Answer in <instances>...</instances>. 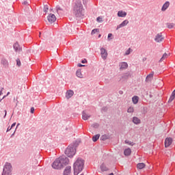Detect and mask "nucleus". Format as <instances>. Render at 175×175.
Masks as SVG:
<instances>
[{
  "mask_svg": "<svg viewBox=\"0 0 175 175\" xmlns=\"http://www.w3.org/2000/svg\"><path fill=\"white\" fill-rule=\"evenodd\" d=\"M69 159L65 155L60 156L59 158L56 159L52 163V167L59 170L64 169L65 166L69 165Z\"/></svg>",
  "mask_w": 175,
  "mask_h": 175,
  "instance_id": "1",
  "label": "nucleus"
},
{
  "mask_svg": "<svg viewBox=\"0 0 175 175\" xmlns=\"http://www.w3.org/2000/svg\"><path fill=\"white\" fill-rule=\"evenodd\" d=\"M84 159L81 158H78L76 161L74 163L73 169H74V174L79 175V173L83 172V169H84Z\"/></svg>",
  "mask_w": 175,
  "mask_h": 175,
  "instance_id": "2",
  "label": "nucleus"
},
{
  "mask_svg": "<svg viewBox=\"0 0 175 175\" xmlns=\"http://www.w3.org/2000/svg\"><path fill=\"white\" fill-rule=\"evenodd\" d=\"M83 4L79 0L77 1L75 6L74 7V14L75 17H81L83 16Z\"/></svg>",
  "mask_w": 175,
  "mask_h": 175,
  "instance_id": "3",
  "label": "nucleus"
},
{
  "mask_svg": "<svg viewBox=\"0 0 175 175\" xmlns=\"http://www.w3.org/2000/svg\"><path fill=\"white\" fill-rule=\"evenodd\" d=\"M65 154L68 158H73L76 154V150L73 146L69 145L65 150Z\"/></svg>",
  "mask_w": 175,
  "mask_h": 175,
  "instance_id": "4",
  "label": "nucleus"
},
{
  "mask_svg": "<svg viewBox=\"0 0 175 175\" xmlns=\"http://www.w3.org/2000/svg\"><path fill=\"white\" fill-rule=\"evenodd\" d=\"M12 173V164L10 163H6L4 165L2 175H10Z\"/></svg>",
  "mask_w": 175,
  "mask_h": 175,
  "instance_id": "5",
  "label": "nucleus"
},
{
  "mask_svg": "<svg viewBox=\"0 0 175 175\" xmlns=\"http://www.w3.org/2000/svg\"><path fill=\"white\" fill-rule=\"evenodd\" d=\"M173 143V139L172 137H167L165 140V147H170L171 144Z\"/></svg>",
  "mask_w": 175,
  "mask_h": 175,
  "instance_id": "6",
  "label": "nucleus"
},
{
  "mask_svg": "<svg viewBox=\"0 0 175 175\" xmlns=\"http://www.w3.org/2000/svg\"><path fill=\"white\" fill-rule=\"evenodd\" d=\"M57 21V17H55V15L54 14H50L48 16V21L51 23V24H53V23Z\"/></svg>",
  "mask_w": 175,
  "mask_h": 175,
  "instance_id": "7",
  "label": "nucleus"
},
{
  "mask_svg": "<svg viewBox=\"0 0 175 175\" xmlns=\"http://www.w3.org/2000/svg\"><path fill=\"white\" fill-rule=\"evenodd\" d=\"M163 39H165V38L162 36V33H160L157 34V36L154 38V40L157 43H161V42H162L163 40Z\"/></svg>",
  "mask_w": 175,
  "mask_h": 175,
  "instance_id": "8",
  "label": "nucleus"
},
{
  "mask_svg": "<svg viewBox=\"0 0 175 175\" xmlns=\"http://www.w3.org/2000/svg\"><path fill=\"white\" fill-rule=\"evenodd\" d=\"M100 55L103 59H106L107 58V51L104 48L100 49Z\"/></svg>",
  "mask_w": 175,
  "mask_h": 175,
  "instance_id": "9",
  "label": "nucleus"
},
{
  "mask_svg": "<svg viewBox=\"0 0 175 175\" xmlns=\"http://www.w3.org/2000/svg\"><path fill=\"white\" fill-rule=\"evenodd\" d=\"M89 118H91V115L87 113V111H82V119L84 120V121H87Z\"/></svg>",
  "mask_w": 175,
  "mask_h": 175,
  "instance_id": "10",
  "label": "nucleus"
},
{
  "mask_svg": "<svg viewBox=\"0 0 175 175\" xmlns=\"http://www.w3.org/2000/svg\"><path fill=\"white\" fill-rule=\"evenodd\" d=\"M14 50H15L16 53H18L23 50L21 47H20V44H18V42H16L13 45Z\"/></svg>",
  "mask_w": 175,
  "mask_h": 175,
  "instance_id": "11",
  "label": "nucleus"
},
{
  "mask_svg": "<svg viewBox=\"0 0 175 175\" xmlns=\"http://www.w3.org/2000/svg\"><path fill=\"white\" fill-rule=\"evenodd\" d=\"M129 23V21L128 20H124L122 23H120L119 25H118L116 29L118 30V29H120V28L126 27V25H128Z\"/></svg>",
  "mask_w": 175,
  "mask_h": 175,
  "instance_id": "12",
  "label": "nucleus"
},
{
  "mask_svg": "<svg viewBox=\"0 0 175 175\" xmlns=\"http://www.w3.org/2000/svg\"><path fill=\"white\" fill-rule=\"evenodd\" d=\"M80 143H81V141L77 139L74 143L71 144L70 146H72V148H75V150H76L77 147H79V144H80Z\"/></svg>",
  "mask_w": 175,
  "mask_h": 175,
  "instance_id": "13",
  "label": "nucleus"
},
{
  "mask_svg": "<svg viewBox=\"0 0 175 175\" xmlns=\"http://www.w3.org/2000/svg\"><path fill=\"white\" fill-rule=\"evenodd\" d=\"M72 170V167L70 165L66 166L64 171V175H69L70 174V171Z\"/></svg>",
  "mask_w": 175,
  "mask_h": 175,
  "instance_id": "14",
  "label": "nucleus"
},
{
  "mask_svg": "<svg viewBox=\"0 0 175 175\" xmlns=\"http://www.w3.org/2000/svg\"><path fill=\"white\" fill-rule=\"evenodd\" d=\"M73 94H75L73 90H70L67 91V92L66 94V98H67V99H70V98H72V96H73Z\"/></svg>",
  "mask_w": 175,
  "mask_h": 175,
  "instance_id": "15",
  "label": "nucleus"
},
{
  "mask_svg": "<svg viewBox=\"0 0 175 175\" xmlns=\"http://www.w3.org/2000/svg\"><path fill=\"white\" fill-rule=\"evenodd\" d=\"M133 124H135V125H139V124H140L142 122V120H140V119H139V118L134 116L133 118Z\"/></svg>",
  "mask_w": 175,
  "mask_h": 175,
  "instance_id": "16",
  "label": "nucleus"
},
{
  "mask_svg": "<svg viewBox=\"0 0 175 175\" xmlns=\"http://www.w3.org/2000/svg\"><path fill=\"white\" fill-rule=\"evenodd\" d=\"M170 5V3L169 1H166L163 5L161 8V11L165 12L167 9V8H169Z\"/></svg>",
  "mask_w": 175,
  "mask_h": 175,
  "instance_id": "17",
  "label": "nucleus"
},
{
  "mask_svg": "<svg viewBox=\"0 0 175 175\" xmlns=\"http://www.w3.org/2000/svg\"><path fill=\"white\" fill-rule=\"evenodd\" d=\"M119 66H120V70H122V69H126L128 68V64L123 62L120 64Z\"/></svg>",
  "mask_w": 175,
  "mask_h": 175,
  "instance_id": "18",
  "label": "nucleus"
},
{
  "mask_svg": "<svg viewBox=\"0 0 175 175\" xmlns=\"http://www.w3.org/2000/svg\"><path fill=\"white\" fill-rule=\"evenodd\" d=\"M124 154L125 157H129V155H131V154H132V150H131V148H128L124 150Z\"/></svg>",
  "mask_w": 175,
  "mask_h": 175,
  "instance_id": "19",
  "label": "nucleus"
},
{
  "mask_svg": "<svg viewBox=\"0 0 175 175\" xmlns=\"http://www.w3.org/2000/svg\"><path fill=\"white\" fill-rule=\"evenodd\" d=\"M132 100H133V103L134 105H137V103H139V96H134L133 98H132Z\"/></svg>",
  "mask_w": 175,
  "mask_h": 175,
  "instance_id": "20",
  "label": "nucleus"
},
{
  "mask_svg": "<svg viewBox=\"0 0 175 175\" xmlns=\"http://www.w3.org/2000/svg\"><path fill=\"white\" fill-rule=\"evenodd\" d=\"M118 17H126V12H124V11H118Z\"/></svg>",
  "mask_w": 175,
  "mask_h": 175,
  "instance_id": "21",
  "label": "nucleus"
},
{
  "mask_svg": "<svg viewBox=\"0 0 175 175\" xmlns=\"http://www.w3.org/2000/svg\"><path fill=\"white\" fill-rule=\"evenodd\" d=\"M107 139H110V136H109V135H103L100 137V140L105 142V141L107 140Z\"/></svg>",
  "mask_w": 175,
  "mask_h": 175,
  "instance_id": "22",
  "label": "nucleus"
},
{
  "mask_svg": "<svg viewBox=\"0 0 175 175\" xmlns=\"http://www.w3.org/2000/svg\"><path fill=\"white\" fill-rule=\"evenodd\" d=\"M137 169H144V167H146V164L144 163H139L137 165Z\"/></svg>",
  "mask_w": 175,
  "mask_h": 175,
  "instance_id": "23",
  "label": "nucleus"
},
{
  "mask_svg": "<svg viewBox=\"0 0 175 175\" xmlns=\"http://www.w3.org/2000/svg\"><path fill=\"white\" fill-rule=\"evenodd\" d=\"M100 167L102 172H107V170H109V168L106 167V165H105V163L101 164Z\"/></svg>",
  "mask_w": 175,
  "mask_h": 175,
  "instance_id": "24",
  "label": "nucleus"
},
{
  "mask_svg": "<svg viewBox=\"0 0 175 175\" xmlns=\"http://www.w3.org/2000/svg\"><path fill=\"white\" fill-rule=\"evenodd\" d=\"M76 75L79 77V79H83V74H81V70L78 69L76 72Z\"/></svg>",
  "mask_w": 175,
  "mask_h": 175,
  "instance_id": "25",
  "label": "nucleus"
},
{
  "mask_svg": "<svg viewBox=\"0 0 175 175\" xmlns=\"http://www.w3.org/2000/svg\"><path fill=\"white\" fill-rule=\"evenodd\" d=\"M99 137H100V134H97L92 137V141L95 143L96 142H98L99 140Z\"/></svg>",
  "mask_w": 175,
  "mask_h": 175,
  "instance_id": "26",
  "label": "nucleus"
},
{
  "mask_svg": "<svg viewBox=\"0 0 175 175\" xmlns=\"http://www.w3.org/2000/svg\"><path fill=\"white\" fill-rule=\"evenodd\" d=\"M152 77H154V72H152V73L147 75L146 78V81H148L150 79H152Z\"/></svg>",
  "mask_w": 175,
  "mask_h": 175,
  "instance_id": "27",
  "label": "nucleus"
},
{
  "mask_svg": "<svg viewBox=\"0 0 175 175\" xmlns=\"http://www.w3.org/2000/svg\"><path fill=\"white\" fill-rule=\"evenodd\" d=\"M129 77H131V72H127V73H125L124 75H123L122 76V79H124L126 80V79H128Z\"/></svg>",
  "mask_w": 175,
  "mask_h": 175,
  "instance_id": "28",
  "label": "nucleus"
},
{
  "mask_svg": "<svg viewBox=\"0 0 175 175\" xmlns=\"http://www.w3.org/2000/svg\"><path fill=\"white\" fill-rule=\"evenodd\" d=\"M165 58H167V53H165L159 60V62H162Z\"/></svg>",
  "mask_w": 175,
  "mask_h": 175,
  "instance_id": "29",
  "label": "nucleus"
},
{
  "mask_svg": "<svg viewBox=\"0 0 175 175\" xmlns=\"http://www.w3.org/2000/svg\"><path fill=\"white\" fill-rule=\"evenodd\" d=\"M1 64L4 66H8V60H6L5 59H1Z\"/></svg>",
  "mask_w": 175,
  "mask_h": 175,
  "instance_id": "30",
  "label": "nucleus"
},
{
  "mask_svg": "<svg viewBox=\"0 0 175 175\" xmlns=\"http://www.w3.org/2000/svg\"><path fill=\"white\" fill-rule=\"evenodd\" d=\"M174 23H167V28L172 29L174 27Z\"/></svg>",
  "mask_w": 175,
  "mask_h": 175,
  "instance_id": "31",
  "label": "nucleus"
},
{
  "mask_svg": "<svg viewBox=\"0 0 175 175\" xmlns=\"http://www.w3.org/2000/svg\"><path fill=\"white\" fill-rule=\"evenodd\" d=\"M92 128H94V129H98L99 128V124L98 123H93L92 124Z\"/></svg>",
  "mask_w": 175,
  "mask_h": 175,
  "instance_id": "32",
  "label": "nucleus"
},
{
  "mask_svg": "<svg viewBox=\"0 0 175 175\" xmlns=\"http://www.w3.org/2000/svg\"><path fill=\"white\" fill-rule=\"evenodd\" d=\"M135 111V109H133V107H130L128 109H127V113H133Z\"/></svg>",
  "mask_w": 175,
  "mask_h": 175,
  "instance_id": "33",
  "label": "nucleus"
},
{
  "mask_svg": "<svg viewBox=\"0 0 175 175\" xmlns=\"http://www.w3.org/2000/svg\"><path fill=\"white\" fill-rule=\"evenodd\" d=\"M47 12H49V5H45L44 6V13H47Z\"/></svg>",
  "mask_w": 175,
  "mask_h": 175,
  "instance_id": "34",
  "label": "nucleus"
},
{
  "mask_svg": "<svg viewBox=\"0 0 175 175\" xmlns=\"http://www.w3.org/2000/svg\"><path fill=\"white\" fill-rule=\"evenodd\" d=\"M96 32H99V29H94L92 31V35H95V33H96Z\"/></svg>",
  "mask_w": 175,
  "mask_h": 175,
  "instance_id": "35",
  "label": "nucleus"
},
{
  "mask_svg": "<svg viewBox=\"0 0 175 175\" xmlns=\"http://www.w3.org/2000/svg\"><path fill=\"white\" fill-rule=\"evenodd\" d=\"M16 65L17 66H21V61H20V59H16Z\"/></svg>",
  "mask_w": 175,
  "mask_h": 175,
  "instance_id": "36",
  "label": "nucleus"
},
{
  "mask_svg": "<svg viewBox=\"0 0 175 175\" xmlns=\"http://www.w3.org/2000/svg\"><path fill=\"white\" fill-rule=\"evenodd\" d=\"M132 143H133V142H130V141L128 140V139H126V140H125V144H129V146H132Z\"/></svg>",
  "mask_w": 175,
  "mask_h": 175,
  "instance_id": "37",
  "label": "nucleus"
},
{
  "mask_svg": "<svg viewBox=\"0 0 175 175\" xmlns=\"http://www.w3.org/2000/svg\"><path fill=\"white\" fill-rule=\"evenodd\" d=\"M132 49H131V48H129L126 51V53H125V54L124 55H129V54H131V51Z\"/></svg>",
  "mask_w": 175,
  "mask_h": 175,
  "instance_id": "38",
  "label": "nucleus"
},
{
  "mask_svg": "<svg viewBox=\"0 0 175 175\" xmlns=\"http://www.w3.org/2000/svg\"><path fill=\"white\" fill-rule=\"evenodd\" d=\"M96 21H97V23H102V21H103L102 17H100V16L97 17Z\"/></svg>",
  "mask_w": 175,
  "mask_h": 175,
  "instance_id": "39",
  "label": "nucleus"
},
{
  "mask_svg": "<svg viewBox=\"0 0 175 175\" xmlns=\"http://www.w3.org/2000/svg\"><path fill=\"white\" fill-rule=\"evenodd\" d=\"M56 9H57V13H59V10H63L62 8L58 5L56 7Z\"/></svg>",
  "mask_w": 175,
  "mask_h": 175,
  "instance_id": "40",
  "label": "nucleus"
},
{
  "mask_svg": "<svg viewBox=\"0 0 175 175\" xmlns=\"http://www.w3.org/2000/svg\"><path fill=\"white\" fill-rule=\"evenodd\" d=\"M23 5H25V6H29V2L28 1H24L23 3Z\"/></svg>",
  "mask_w": 175,
  "mask_h": 175,
  "instance_id": "41",
  "label": "nucleus"
},
{
  "mask_svg": "<svg viewBox=\"0 0 175 175\" xmlns=\"http://www.w3.org/2000/svg\"><path fill=\"white\" fill-rule=\"evenodd\" d=\"M101 111H105V112L107 111V107H103L101 109Z\"/></svg>",
  "mask_w": 175,
  "mask_h": 175,
  "instance_id": "42",
  "label": "nucleus"
},
{
  "mask_svg": "<svg viewBox=\"0 0 175 175\" xmlns=\"http://www.w3.org/2000/svg\"><path fill=\"white\" fill-rule=\"evenodd\" d=\"M34 111H35V108L32 107L30 109V113H31V114H33Z\"/></svg>",
  "mask_w": 175,
  "mask_h": 175,
  "instance_id": "43",
  "label": "nucleus"
},
{
  "mask_svg": "<svg viewBox=\"0 0 175 175\" xmlns=\"http://www.w3.org/2000/svg\"><path fill=\"white\" fill-rule=\"evenodd\" d=\"M112 36H113V34L111 33H109L108 34V40H111L110 38H111Z\"/></svg>",
  "mask_w": 175,
  "mask_h": 175,
  "instance_id": "44",
  "label": "nucleus"
},
{
  "mask_svg": "<svg viewBox=\"0 0 175 175\" xmlns=\"http://www.w3.org/2000/svg\"><path fill=\"white\" fill-rule=\"evenodd\" d=\"M86 62H87L86 59H84L81 60V64H86Z\"/></svg>",
  "mask_w": 175,
  "mask_h": 175,
  "instance_id": "45",
  "label": "nucleus"
},
{
  "mask_svg": "<svg viewBox=\"0 0 175 175\" xmlns=\"http://www.w3.org/2000/svg\"><path fill=\"white\" fill-rule=\"evenodd\" d=\"M77 66H78L79 68H81V67H83V66H85V65H83V64H78Z\"/></svg>",
  "mask_w": 175,
  "mask_h": 175,
  "instance_id": "46",
  "label": "nucleus"
},
{
  "mask_svg": "<svg viewBox=\"0 0 175 175\" xmlns=\"http://www.w3.org/2000/svg\"><path fill=\"white\" fill-rule=\"evenodd\" d=\"M5 115H4V118L6 117V115L8 114V111L6 110L4 111Z\"/></svg>",
  "mask_w": 175,
  "mask_h": 175,
  "instance_id": "47",
  "label": "nucleus"
},
{
  "mask_svg": "<svg viewBox=\"0 0 175 175\" xmlns=\"http://www.w3.org/2000/svg\"><path fill=\"white\" fill-rule=\"evenodd\" d=\"M14 126H16V122L13 123L11 126V129L14 128Z\"/></svg>",
  "mask_w": 175,
  "mask_h": 175,
  "instance_id": "48",
  "label": "nucleus"
},
{
  "mask_svg": "<svg viewBox=\"0 0 175 175\" xmlns=\"http://www.w3.org/2000/svg\"><path fill=\"white\" fill-rule=\"evenodd\" d=\"M10 131H12L11 127H8V128L7 129V132H9Z\"/></svg>",
  "mask_w": 175,
  "mask_h": 175,
  "instance_id": "49",
  "label": "nucleus"
},
{
  "mask_svg": "<svg viewBox=\"0 0 175 175\" xmlns=\"http://www.w3.org/2000/svg\"><path fill=\"white\" fill-rule=\"evenodd\" d=\"M14 133H16V131H14V133L12 134L11 137H13V136H14Z\"/></svg>",
  "mask_w": 175,
  "mask_h": 175,
  "instance_id": "50",
  "label": "nucleus"
},
{
  "mask_svg": "<svg viewBox=\"0 0 175 175\" xmlns=\"http://www.w3.org/2000/svg\"><path fill=\"white\" fill-rule=\"evenodd\" d=\"M2 90H0V95H2Z\"/></svg>",
  "mask_w": 175,
  "mask_h": 175,
  "instance_id": "51",
  "label": "nucleus"
},
{
  "mask_svg": "<svg viewBox=\"0 0 175 175\" xmlns=\"http://www.w3.org/2000/svg\"><path fill=\"white\" fill-rule=\"evenodd\" d=\"M19 125H20V123H18L17 126H16V128H18Z\"/></svg>",
  "mask_w": 175,
  "mask_h": 175,
  "instance_id": "52",
  "label": "nucleus"
},
{
  "mask_svg": "<svg viewBox=\"0 0 175 175\" xmlns=\"http://www.w3.org/2000/svg\"><path fill=\"white\" fill-rule=\"evenodd\" d=\"M10 92H8L7 93V96H8V95H10Z\"/></svg>",
  "mask_w": 175,
  "mask_h": 175,
  "instance_id": "53",
  "label": "nucleus"
},
{
  "mask_svg": "<svg viewBox=\"0 0 175 175\" xmlns=\"http://www.w3.org/2000/svg\"><path fill=\"white\" fill-rule=\"evenodd\" d=\"M150 98H152V95L150 94Z\"/></svg>",
  "mask_w": 175,
  "mask_h": 175,
  "instance_id": "54",
  "label": "nucleus"
},
{
  "mask_svg": "<svg viewBox=\"0 0 175 175\" xmlns=\"http://www.w3.org/2000/svg\"><path fill=\"white\" fill-rule=\"evenodd\" d=\"M4 98H6V96H4L2 99H4Z\"/></svg>",
  "mask_w": 175,
  "mask_h": 175,
  "instance_id": "55",
  "label": "nucleus"
},
{
  "mask_svg": "<svg viewBox=\"0 0 175 175\" xmlns=\"http://www.w3.org/2000/svg\"><path fill=\"white\" fill-rule=\"evenodd\" d=\"M100 36H101V35H100V34H99V35H98V38H100Z\"/></svg>",
  "mask_w": 175,
  "mask_h": 175,
  "instance_id": "56",
  "label": "nucleus"
},
{
  "mask_svg": "<svg viewBox=\"0 0 175 175\" xmlns=\"http://www.w3.org/2000/svg\"><path fill=\"white\" fill-rule=\"evenodd\" d=\"M120 94H122V92H120Z\"/></svg>",
  "mask_w": 175,
  "mask_h": 175,
  "instance_id": "57",
  "label": "nucleus"
},
{
  "mask_svg": "<svg viewBox=\"0 0 175 175\" xmlns=\"http://www.w3.org/2000/svg\"><path fill=\"white\" fill-rule=\"evenodd\" d=\"M1 100H2V99H0V102H1Z\"/></svg>",
  "mask_w": 175,
  "mask_h": 175,
  "instance_id": "58",
  "label": "nucleus"
}]
</instances>
